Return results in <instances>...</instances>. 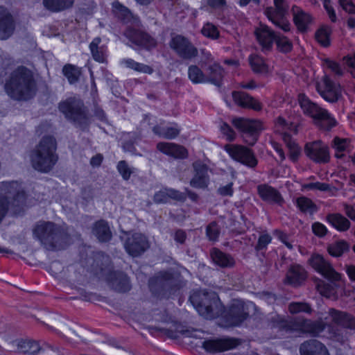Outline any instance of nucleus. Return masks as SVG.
<instances>
[{"instance_id":"obj_20","label":"nucleus","mask_w":355,"mask_h":355,"mask_svg":"<svg viewBox=\"0 0 355 355\" xmlns=\"http://www.w3.org/2000/svg\"><path fill=\"white\" fill-rule=\"evenodd\" d=\"M239 345V342L233 338L209 340L202 343V347L209 352H220L232 349Z\"/></svg>"},{"instance_id":"obj_33","label":"nucleus","mask_w":355,"mask_h":355,"mask_svg":"<svg viewBox=\"0 0 355 355\" xmlns=\"http://www.w3.org/2000/svg\"><path fill=\"white\" fill-rule=\"evenodd\" d=\"M327 221L337 230L345 232L349 229L350 221L340 214H329L327 216Z\"/></svg>"},{"instance_id":"obj_52","label":"nucleus","mask_w":355,"mask_h":355,"mask_svg":"<svg viewBox=\"0 0 355 355\" xmlns=\"http://www.w3.org/2000/svg\"><path fill=\"white\" fill-rule=\"evenodd\" d=\"M219 228L215 222L210 223L207 227V235L211 241H216L219 236Z\"/></svg>"},{"instance_id":"obj_7","label":"nucleus","mask_w":355,"mask_h":355,"mask_svg":"<svg viewBox=\"0 0 355 355\" xmlns=\"http://www.w3.org/2000/svg\"><path fill=\"white\" fill-rule=\"evenodd\" d=\"M326 327H329V334L331 339L344 343L345 337L343 335L341 330L333 327L332 324L343 327L344 328L355 329V318L351 314L335 309H329L327 316L324 318Z\"/></svg>"},{"instance_id":"obj_1","label":"nucleus","mask_w":355,"mask_h":355,"mask_svg":"<svg viewBox=\"0 0 355 355\" xmlns=\"http://www.w3.org/2000/svg\"><path fill=\"white\" fill-rule=\"evenodd\" d=\"M4 89L11 98L26 101L35 96L37 83L33 72L28 68L20 66L12 71L6 79Z\"/></svg>"},{"instance_id":"obj_11","label":"nucleus","mask_w":355,"mask_h":355,"mask_svg":"<svg viewBox=\"0 0 355 355\" xmlns=\"http://www.w3.org/2000/svg\"><path fill=\"white\" fill-rule=\"evenodd\" d=\"M255 310V305L241 300H234L225 314V319L230 326L240 325Z\"/></svg>"},{"instance_id":"obj_32","label":"nucleus","mask_w":355,"mask_h":355,"mask_svg":"<svg viewBox=\"0 0 355 355\" xmlns=\"http://www.w3.org/2000/svg\"><path fill=\"white\" fill-rule=\"evenodd\" d=\"M210 255L214 263L221 268H231L235 263L234 259L230 255L218 249H212Z\"/></svg>"},{"instance_id":"obj_57","label":"nucleus","mask_w":355,"mask_h":355,"mask_svg":"<svg viewBox=\"0 0 355 355\" xmlns=\"http://www.w3.org/2000/svg\"><path fill=\"white\" fill-rule=\"evenodd\" d=\"M324 62L327 64V67L330 69L336 75L338 76H342L343 75V71L342 70L339 64L329 59H325Z\"/></svg>"},{"instance_id":"obj_50","label":"nucleus","mask_w":355,"mask_h":355,"mask_svg":"<svg viewBox=\"0 0 355 355\" xmlns=\"http://www.w3.org/2000/svg\"><path fill=\"white\" fill-rule=\"evenodd\" d=\"M13 66L14 62L11 59H1L0 61V77L5 76Z\"/></svg>"},{"instance_id":"obj_18","label":"nucleus","mask_w":355,"mask_h":355,"mask_svg":"<svg viewBox=\"0 0 355 355\" xmlns=\"http://www.w3.org/2000/svg\"><path fill=\"white\" fill-rule=\"evenodd\" d=\"M317 89L322 97L330 103L336 102L341 96V88L334 83L327 76H324L322 83L318 84Z\"/></svg>"},{"instance_id":"obj_27","label":"nucleus","mask_w":355,"mask_h":355,"mask_svg":"<svg viewBox=\"0 0 355 355\" xmlns=\"http://www.w3.org/2000/svg\"><path fill=\"white\" fill-rule=\"evenodd\" d=\"M256 35L260 44H291L288 41L282 42L280 36L268 26L257 30Z\"/></svg>"},{"instance_id":"obj_44","label":"nucleus","mask_w":355,"mask_h":355,"mask_svg":"<svg viewBox=\"0 0 355 355\" xmlns=\"http://www.w3.org/2000/svg\"><path fill=\"white\" fill-rule=\"evenodd\" d=\"M62 71L71 84L77 82L80 74V71L76 67L69 64L63 67Z\"/></svg>"},{"instance_id":"obj_54","label":"nucleus","mask_w":355,"mask_h":355,"mask_svg":"<svg viewBox=\"0 0 355 355\" xmlns=\"http://www.w3.org/2000/svg\"><path fill=\"white\" fill-rule=\"evenodd\" d=\"M347 146V139L335 137L332 142V147L338 152H343Z\"/></svg>"},{"instance_id":"obj_41","label":"nucleus","mask_w":355,"mask_h":355,"mask_svg":"<svg viewBox=\"0 0 355 355\" xmlns=\"http://www.w3.org/2000/svg\"><path fill=\"white\" fill-rule=\"evenodd\" d=\"M250 64L255 73H266L268 72V66L265 64L263 58L259 55H251L250 57Z\"/></svg>"},{"instance_id":"obj_35","label":"nucleus","mask_w":355,"mask_h":355,"mask_svg":"<svg viewBox=\"0 0 355 355\" xmlns=\"http://www.w3.org/2000/svg\"><path fill=\"white\" fill-rule=\"evenodd\" d=\"M44 6L53 12H60L71 8L73 0H44Z\"/></svg>"},{"instance_id":"obj_63","label":"nucleus","mask_w":355,"mask_h":355,"mask_svg":"<svg viewBox=\"0 0 355 355\" xmlns=\"http://www.w3.org/2000/svg\"><path fill=\"white\" fill-rule=\"evenodd\" d=\"M306 188L309 189H318L320 191H329L330 190V185L326 183L314 182L310 183L305 186Z\"/></svg>"},{"instance_id":"obj_25","label":"nucleus","mask_w":355,"mask_h":355,"mask_svg":"<svg viewBox=\"0 0 355 355\" xmlns=\"http://www.w3.org/2000/svg\"><path fill=\"white\" fill-rule=\"evenodd\" d=\"M232 98L234 103L243 108L252 109L255 111L261 110V104L254 98L243 92H233Z\"/></svg>"},{"instance_id":"obj_30","label":"nucleus","mask_w":355,"mask_h":355,"mask_svg":"<svg viewBox=\"0 0 355 355\" xmlns=\"http://www.w3.org/2000/svg\"><path fill=\"white\" fill-rule=\"evenodd\" d=\"M292 13L294 23L298 30L301 32H305L309 24L311 22V17L297 6L292 8Z\"/></svg>"},{"instance_id":"obj_19","label":"nucleus","mask_w":355,"mask_h":355,"mask_svg":"<svg viewBox=\"0 0 355 355\" xmlns=\"http://www.w3.org/2000/svg\"><path fill=\"white\" fill-rule=\"evenodd\" d=\"M87 268L92 272L98 275L108 268L110 258L101 252L93 253L87 258Z\"/></svg>"},{"instance_id":"obj_48","label":"nucleus","mask_w":355,"mask_h":355,"mask_svg":"<svg viewBox=\"0 0 355 355\" xmlns=\"http://www.w3.org/2000/svg\"><path fill=\"white\" fill-rule=\"evenodd\" d=\"M93 58L98 62H105L106 57L102 46H90Z\"/></svg>"},{"instance_id":"obj_56","label":"nucleus","mask_w":355,"mask_h":355,"mask_svg":"<svg viewBox=\"0 0 355 355\" xmlns=\"http://www.w3.org/2000/svg\"><path fill=\"white\" fill-rule=\"evenodd\" d=\"M168 193V198H172L173 200L184 202L187 198V195L178 190L173 189H166Z\"/></svg>"},{"instance_id":"obj_31","label":"nucleus","mask_w":355,"mask_h":355,"mask_svg":"<svg viewBox=\"0 0 355 355\" xmlns=\"http://www.w3.org/2000/svg\"><path fill=\"white\" fill-rule=\"evenodd\" d=\"M92 233L101 242H107L112 238V232L108 223L104 220H98L94 224Z\"/></svg>"},{"instance_id":"obj_5","label":"nucleus","mask_w":355,"mask_h":355,"mask_svg":"<svg viewBox=\"0 0 355 355\" xmlns=\"http://www.w3.org/2000/svg\"><path fill=\"white\" fill-rule=\"evenodd\" d=\"M113 12L115 16L124 24H130L133 27L128 26L124 33L125 36L135 44H147L150 43V37L146 33L136 28L139 27L140 21L139 18L134 16L130 10L120 3L114 1L112 3Z\"/></svg>"},{"instance_id":"obj_34","label":"nucleus","mask_w":355,"mask_h":355,"mask_svg":"<svg viewBox=\"0 0 355 355\" xmlns=\"http://www.w3.org/2000/svg\"><path fill=\"white\" fill-rule=\"evenodd\" d=\"M223 77V69L218 64L214 63L208 67L205 73L206 83L209 82L216 86H220Z\"/></svg>"},{"instance_id":"obj_36","label":"nucleus","mask_w":355,"mask_h":355,"mask_svg":"<svg viewBox=\"0 0 355 355\" xmlns=\"http://www.w3.org/2000/svg\"><path fill=\"white\" fill-rule=\"evenodd\" d=\"M17 350L21 354L34 355L40 352V345L33 340H21L17 344Z\"/></svg>"},{"instance_id":"obj_51","label":"nucleus","mask_w":355,"mask_h":355,"mask_svg":"<svg viewBox=\"0 0 355 355\" xmlns=\"http://www.w3.org/2000/svg\"><path fill=\"white\" fill-rule=\"evenodd\" d=\"M274 7L280 15H288L289 6L285 0H274Z\"/></svg>"},{"instance_id":"obj_42","label":"nucleus","mask_w":355,"mask_h":355,"mask_svg":"<svg viewBox=\"0 0 355 355\" xmlns=\"http://www.w3.org/2000/svg\"><path fill=\"white\" fill-rule=\"evenodd\" d=\"M188 75L193 83H206L205 73L196 65H191L189 67Z\"/></svg>"},{"instance_id":"obj_26","label":"nucleus","mask_w":355,"mask_h":355,"mask_svg":"<svg viewBox=\"0 0 355 355\" xmlns=\"http://www.w3.org/2000/svg\"><path fill=\"white\" fill-rule=\"evenodd\" d=\"M264 14L277 28L284 32L290 31L291 24L287 17L284 15H280L275 7H266L264 10Z\"/></svg>"},{"instance_id":"obj_39","label":"nucleus","mask_w":355,"mask_h":355,"mask_svg":"<svg viewBox=\"0 0 355 355\" xmlns=\"http://www.w3.org/2000/svg\"><path fill=\"white\" fill-rule=\"evenodd\" d=\"M175 52L182 59H191L198 55L194 46H171Z\"/></svg>"},{"instance_id":"obj_59","label":"nucleus","mask_w":355,"mask_h":355,"mask_svg":"<svg viewBox=\"0 0 355 355\" xmlns=\"http://www.w3.org/2000/svg\"><path fill=\"white\" fill-rule=\"evenodd\" d=\"M156 330H160L162 331L164 334L167 336L168 338H171L172 339H177L179 337V333L182 334H185L188 331H184L183 329H177V330H172V329H157L155 328Z\"/></svg>"},{"instance_id":"obj_3","label":"nucleus","mask_w":355,"mask_h":355,"mask_svg":"<svg viewBox=\"0 0 355 355\" xmlns=\"http://www.w3.org/2000/svg\"><path fill=\"white\" fill-rule=\"evenodd\" d=\"M56 150L55 139L52 136L43 137L30 154L33 168L41 173L51 171L58 160Z\"/></svg>"},{"instance_id":"obj_22","label":"nucleus","mask_w":355,"mask_h":355,"mask_svg":"<svg viewBox=\"0 0 355 355\" xmlns=\"http://www.w3.org/2000/svg\"><path fill=\"white\" fill-rule=\"evenodd\" d=\"M300 355H329L326 346L315 339L302 343L300 347Z\"/></svg>"},{"instance_id":"obj_16","label":"nucleus","mask_w":355,"mask_h":355,"mask_svg":"<svg viewBox=\"0 0 355 355\" xmlns=\"http://www.w3.org/2000/svg\"><path fill=\"white\" fill-rule=\"evenodd\" d=\"M311 266L324 277L331 282H336L340 279V274L337 272L329 262L326 261L319 254L313 255L309 259Z\"/></svg>"},{"instance_id":"obj_14","label":"nucleus","mask_w":355,"mask_h":355,"mask_svg":"<svg viewBox=\"0 0 355 355\" xmlns=\"http://www.w3.org/2000/svg\"><path fill=\"white\" fill-rule=\"evenodd\" d=\"M304 153L310 159L316 163H327L330 160L329 147L321 140L306 144Z\"/></svg>"},{"instance_id":"obj_43","label":"nucleus","mask_w":355,"mask_h":355,"mask_svg":"<svg viewBox=\"0 0 355 355\" xmlns=\"http://www.w3.org/2000/svg\"><path fill=\"white\" fill-rule=\"evenodd\" d=\"M124 63L127 67L130 68L136 71L150 74L153 69L148 65L137 62L132 59L124 60Z\"/></svg>"},{"instance_id":"obj_64","label":"nucleus","mask_w":355,"mask_h":355,"mask_svg":"<svg viewBox=\"0 0 355 355\" xmlns=\"http://www.w3.org/2000/svg\"><path fill=\"white\" fill-rule=\"evenodd\" d=\"M288 147L291 150V159L294 162L296 161L300 154L298 146L294 141H289L288 143Z\"/></svg>"},{"instance_id":"obj_4","label":"nucleus","mask_w":355,"mask_h":355,"mask_svg":"<svg viewBox=\"0 0 355 355\" xmlns=\"http://www.w3.org/2000/svg\"><path fill=\"white\" fill-rule=\"evenodd\" d=\"M33 234L49 250L64 248L69 242V236L59 225L53 222L40 221L33 229Z\"/></svg>"},{"instance_id":"obj_55","label":"nucleus","mask_w":355,"mask_h":355,"mask_svg":"<svg viewBox=\"0 0 355 355\" xmlns=\"http://www.w3.org/2000/svg\"><path fill=\"white\" fill-rule=\"evenodd\" d=\"M220 131L225 136H226L227 140L231 141L235 139V132L227 123L223 122L221 124Z\"/></svg>"},{"instance_id":"obj_40","label":"nucleus","mask_w":355,"mask_h":355,"mask_svg":"<svg viewBox=\"0 0 355 355\" xmlns=\"http://www.w3.org/2000/svg\"><path fill=\"white\" fill-rule=\"evenodd\" d=\"M349 249V244L343 240L336 241L328 246L329 253L336 257H340L344 252H347Z\"/></svg>"},{"instance_id":"obj_45","label":"nucleus","mask_w":355,"mask_h":355,"mask_svg":"<svg viewBox=\"0 0 355 355\" xmlns=\"http://www.w3.org/2000/svg\"><path fill=\"white\" fill-rule=\"evenodd\" d=\"M330 34V28L327 26H322L316 31L315 37L317 42L320 44H329L331 42L329 39Z\"/></svg>"},{"instance_id":"obj_9","label":"nucleus","mask_w":355,"mask_h":355,"mask_svg":"<svg viewBox=\"0 0 355 355\" xmlns=\"http://www.w3.org/2000/svg\"><path fill=\"white\" fill-rule=\"evenodd\" d=\"M299 103L304 112L310 115L320 129L329 130L336 125L335 119L326 110L311 102L304 94L299 96Z\"/></svg>"},{"instance_id":"obj_17","label":"nucleus","mask_w":355,"mask_h":355,"mask_svg":"<svg viewBox=\"0 0 355 355\" xmlns=\"http://www.w3.org/2000/svg\"><path fill=\"white\" fill-rule=\"evenodd\" d=\"M193 175L191 179L190 185L196 189H206L209 184V168L200 160H197L192 164Z\"/></svg>"},{"instance_id":"obj_58","label":"nucleus","mask_w":355,"mask_h":355,"mask_svg":"<svg viewBox=\"0 0 355 355\" xmlns=\"http://www.w3.org/2000/svg\"><path fill=\"white\" fill-rule=\"evenodd\" d=\"M312 230L313 233L319 237H322L327 233V229L326 227L318 222L314 223L312 225Z\"/></svg>"},{"instance_id":"obj_37","label":"nucleus","mask_w":355,"mask_h":355,"mask_svg":"<svg viewBox=\"0 0 355 355\" xmlns=\"http://www.w3.org/2000/svg\"><path fill=\"white\" fill-rule=\"evenodd\" d=\"M296 204L301 211L313 214L318 210L316 205L305 196H300L296 199Z\"/></svg>"},{"instance_id":"obj_8","label":"nucleus","mask_w":355,"mask_h":355,"mask_svg":"<svg viewBox=\"0 0 355 355\" xmlns=\"http://www.w3.org/2000/svg\"><path fill=\"white\" fill-rule=\"evenodd\" d=\"M190 301L195 309L206 318H212L220 312L219 299L215 293L198 291L190 296Z\"/></svg>"},{"instance_id":"obj_21","label":"nucleus","mask_w":355,"mask_h":355,"mask_svg":"<svg viewBox=\"0 0 355 355\" xmlns=\"http://www.w3.org/2000/svg\"><path fill=\"white\" fill-rule=\"evenodd\" d=\"M15 29L12 15L4 7L0 6V40H6L11 36Z\"/></svg>"},{"instance_id":"obj_47","label":"nucleus","mask_w":355,"mask_h":355,"mask_svg":"<svg viewBox=\"0 0 355 355\" xmlns=\"http://www.w3.org/2000/svg\"><path fill=\"white\" fill-rule=\"evenodd\" d=\"M116 168L118 172L125 180H128L132 173L134 172L133 169L130 168L124 160L119 162Z\"/></svg>"},{"instance_id":"obj_2","label":"nucleus","mask_w":355,"mask_h":355,"mask_svg":"<svg viewBox=\"0 0 355 355\" xmlns=\"http://www.w3.org/2000/svg\"><path fill=\"white\" fill-rule=\"evenodd\" d=\"M272 326L289 335L309 334L317 337L326 328L322 320H311L302 317L284 318L277 315L271 319Z\"/></svg>"},{"instance_id":"obj_46","label":"nucleus","mask_w":355,"mask_h":355,"mask_svg":"<svg viewBox=\"0 0 355 355\" xmlns=\"http://www.w3.org/2000/svg\"><path fill=\"white\" fill-rule=\"evenodd\" d=\"M288 311L292 314L300 312L310 313L311 308L309 304L305 302H293L289 304Z\"/></svg>"},{"instance_id":"obj_10","label":"nucleus","mask_w":355,"mask_h":355,"mask_svg":"<svg viewBox=\"0 0 355 355\" xmlns=\"http://www.w3.org/2000/svg\"><path fill=\"white\" fill-rule=\"evenodd\" d=\"M59 109L67 119L72 121L80 128L84 130L88 125L87 114L82 101L69 98L60 104Z\"/></svg>"},{"instance_id":"obj_61","label":"nucleus","mask_w":355,"mask_h":355,"mask_svg":"<svg viewBox=\"0 0 355 355\" xmlns=\"http://www.w3.org/2000/svg\"><path fill=\"white\" fill-rule=\"evenodd\" d=\"M233 183L230 182L225 186L220 187L217 192L222 196H232L233 194Z\"/></svg>"},{"instance_id":"obj_62","label":"nucleus","mask_w":355,"mask_h":355,"mask_svg":"<svg viewBox=\"0 0 355 355\" xmlns=\"http://www.w3.org/2000/svg\"><path fill=\"white\" fill-rule=\"evenodd\" d=\"M153 200L156 203H166L167 202L168 193L166 189L159 191L154 195Z\"/></svg>"},{"instance_id":"obj_60","label":"nucleus","mask_w":355,"mask_h":355,"mask_svg":"<svg viewBox=\"0 0 355 355\" xmlns=\"http://www.w3.org/2000/svg\"><path fill=\"white\" fill-rule=\"evenodd\" d=\"M271 236L268 234H262L259 236L257 245L255 247L257 250H261L266 247L270 243Z\"/></svg>"},{"instance_id":"obj_23","label":"nucleus","mask_w":355,"mask_h":355,"mask_svg":"<svg viewBox=\"0 0 355 355\" xmlns=\"http://www.w3.org/2000/svg\"><path fill=\"white\" fill-rule=\"evenodd\" d=\"M157 148L162 153L175 159H186L188 157V150L183 146L173 143L159 142Z\"/></svg>"},{"instance_id":"obj_6","label":"nucleus","mask_w":355,"mask_h":355,"mask_svg":"<svg viewBox=\"0 0 355 355\" xmlns=\"http://www.w3.org/2000/svg\"><path fill=\"white\" fill-rule=\"evenodd\" d=\"M180 273L172 271H160L151 277L148 286L152 293L158 297H168L180 287Z\"/></svg>"},{"instance_id":"obj_49","label":"nucleus","mask_w":355,"mask_h":355,"mask_svg":"<svg viewBox=\"0 0 355 355\" xmlns=\"http://www.w3.org/2000/svg\"><path fill=\"white\" fill-rule=\"evenodd\" d=\"M343 60L347 71L355 78V53L343 57Z\"/></svg>"},{"instance_id":"obj_53","label":"nucleus","mask_w":355,"mask_h":355,"mask_svg":"<svg viewBox=\"0 0 355 355\" xmlns=\"http://www.w3.org/2000/svg\"><path fill=\"white\" fill-rule=\"evenodd\" d=\"M202 33L209 38H216L218 35V32L215 26L210 24H207L202 29Z\"/></svg>"},{"instance_id":"obj_38","label":"nucleus","mask_w":355,"mask_h":355,"mask_svg":"<svg viewBox=\"0 0 355 355\" xmlns=\"http://www.w3.org/2000/svg\"><path fill=\"white\" fill-rule=\"evenodd\" d=\"M153 131L159 137H162L168 139H172L175 138L180 134V130L177 125L166 128H162L160 126L156 125L153 128Z\"/></svg>"},{"instance_id":"obj_24","label":"nucleus","mask_w":355,"mask_h":355,"mask_svg":"<svg viewBox=\"0 0 355 355\" xmlns=\"http://www.w3.org/2000/svg\"><path fill=\"white\" fill-rule=\"evenodd\" d=\"M109 286L114 291L125 293L130 289V284L127 275L121 272H114L108 277Z\"/></svg>"},{"instance_id":"obj_28","label":"nucleus","mask_w":355,"mask_h":355,"mask_svg":"<svg viewBox=\"0 0 355 355\" xmlns=\"http://www.w3.org/2000/svg\"><path fill=\"white\" fill-rule=\"evenodd\" d=\"M306 277V272L302 267L300 265H293L287 272L286 282L293 286H298Z\"/></svg>"},{"instance_id":"obj_15","label":"nucleus","mask_w":355,"mask_h":355,"mask_svg":"<svg viewBox=\"0 0 355 355\" xmlns=\"http://www.w3.org/2000/svg\"><path fill=\"white\" fill-rule=\"evenodd\" d=\"M124 247L130 255L136 257L140 256L149 248V243L144 235L136 232L128 234Z\"/></svg>"},{"instance_id":"obj_12","label":"nucleus","mask_w":355,"mask_h":355,"mask_svg":"<svg viewBox=\"0 0 355 355\" xmlns=\"http://www.w3.org/2000/svg\"><path fill=\"white\" fill-rule=\"evenodd\" d=\"M233 125L241 132H243L245 142L253 146L258 139V135L263 129L260 121L251 120L244 118H235L232 120Z\"/></svg>"},{"instance_id":"obj_29","label":"nucleus","mask_w":355,"mask_h":355,"mask_svg":"<svg viewBox=\"0 0 355 355\" xmlns=\"http://www.w3.org/2000/svg\"><path fill=\"white\" fill-rule=\"evenodd\" d=\"M260 197L265 201L281 204L283 198L279 192L268 184H261L257 187Z\"/></svg>"},{"instance_id":"obj_13","label":"nucleus","mask_w":355,"mask_h":355,"mask_svg":"<svg viewBox=\"0 0 355 355\" xmlns=\"http://www.w3.org/2000/svg\"><path fill=\"white\" fill-rule=\"evenodd\" d=\"M225 149L232 159L248 167L254 168L257 165L258 162L254 153L245 146L227 144Z\"/></svg>"}]
</instances>
